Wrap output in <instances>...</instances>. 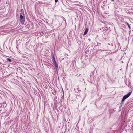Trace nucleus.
Wrapping results in <instances>:
<instances>
[{"mask_svg": "<svg viewBox=\"0 0 133 133\" xmlns=\"http://www.w3.org/2000/svg\"><path fill=\"white\" fill-rule=\"evenodd\" d=\"M131 93V92H130L128 93L127 94H126V95H124L123 98V99L122 100V102H123L124 100L127 99V98H128V97L130 95Z\"/></svg>", "mask_w": 133, "mask_h": 133, "instance_id": "nucleus-2", "label": "nucleus"}, {"mask_svg": "<svg viewBox=\"0 0 133 133\" xmlns=\"http://www.w3.org/2000/svg\"><path fill=\"white\" fill-rule=\"evenodd\" d=\"M21 12L20 17V22L22 24H23L25 21L24 13L22 9L21 10Z\"/></svg>", "mask_w": 133, "mask_h": 133, "instance_id": "nucleus-1", "label": "nucleus"}, {"mask_svg": "<svg viewBox=\"0 0 133 133\" xmlns=\"http://www.w3.org/2000/svg\"><path fill=\"white\" fill-rule=\"evenodd\" d=\"M88 28H87L85 29V31L83 35H85L87 33L88 31Z\"/></svg>", "mask_w": 133, "mask_h": 133, "instance_id": "nucleus-4", "label": "nucleus"}, {"mask_svg": "<svg viewBox=\"0 0 133 133\" xmlns=\"http://www.w3.org/2000/svg\"><path fill=\"white\" fill-rule=\"evenodd\" d=\"M111 44V45H112V44Z\"/></svg>", "mask_w": 133, "mask_h": 133, "instance_id": "nucleus-8", "label": "nucleus"}, {"mask_svg": "<svg viewBox=\"0 0 133 133\" xmlns=\"http://www.w3.org/2000/svg\"><path fill=\"white\" fill-rule=\"evenodd\" d=\"M6 60L10 62H11V60L9 58H7Z\"/></svg>", "mask_w": 133, "mask_h": 133, "instance_id": "nucleus-6", "label": "nucleus"}, {"mask_svg": "<svg viewBox=\"0 0 133 133\" xmlns=\"http://www.w3.org/2000/svg\"><path fill=\"white\" fill-rule=\"evenodd\" d=\"M55 1L56 3H57L58 1V0H55Z\"/></svg>", "mask_w": 133, "mask_h": 133, "instance_id": "nucleus-7", "label": "nucleus"}, {"mask_svg": "<svg viewBox=\"0 0 133 133\" xmlns=\"http://www.w3.org/2000/svg\"><path fill=\"white\" fill-rule=\"evenodd\" d=\"M52 62H53L54 64V65L56 67L58 68V65L56 63V61L55 60V57H54V56H53V58H52Z\"/></svg>", "mask_w": 133, "mask_h": 133, "instance_id": "nucleus-3", "label": "nucleus"}, {"mask_svg": "<svg viewBox=\"0 0 133 133\" xmlns=\"http://www.w3.org/2000/svg\"><path fill=\"white\" fill-rule=\"evenodd\" d=\"M125 23L127 25H128L129 29H131V28H130V26L129 25V23Z\"/></svg>", "mask_w": 133, "mask_h": 133, "instance_id": "nucleus-5", "label": "nucleus"}]
</instances>
